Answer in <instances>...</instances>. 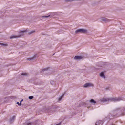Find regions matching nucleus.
Listing matches in <instances>:
<instances>
[{
    "mask_svg": "<svg viewBox=\"0 0 125 125\" xmlns=\"http://www.w3.org/2000/svg\"><path fill=\"white\" fill-rule=\"evenodd\" d=\"M100 19L102 21L105 22H109L110 21L109 20L105 17H101Z\"/></svg>",
    "mask_w": 125,
    "mask_h": 125,
    "instance_id": "obj_5",
    "label": "nucleus"
},
{
    "mask_svg": "<svg viewBox=\"0 0 125 125\" xmlns=\"http://www.w3.org/2000/svg\"><path fill=\"white\" fill-rule=\"evenodd\" d=\"M21 75H27V74L26 73H22L21 74Z\"/></svg>",
    "mask_w": 125,
    "mask_h": 125,
    "instance_id": "obj_13",
    "label": "nucleus"
},
{
    "mask_svg": "<svg viewBox=\"0 0 125 125\" xmlns=\"http://www.w3.org/2000/svg\"><path fill=\"white\" fill-rule=\"evenodd\" d=\"M97 122H96V124H95V125H97Z\"/></svg>",
    "mask_w": 125,
    "mask_h": 125,
    "instance_id": "obj_22",
    "label": "nucleus"
},
{
    "mask_svg": "<svg viewBox=\"0 0 125 125\" xmlns=\"http://www.w3.org/2000/svg\"><path fill=\"white\" fill-rule=\"evenodd\" d=\"M100 75L101 77L104 78H105L104 73L103 72H102L100 73Z\"/></svg>",
    "mask_w": 125,
    "mask_h": 125,
    "instance_id": "obj_7",
    "label": "nucleus"
},
{
    "mask_svg": "<svg viewBox=\"0 0 125 125\" xmlns=\"http://www.w3.org/2000/svg\"><path fill=\"white\" fill-rule=\"evenodd\" d=\"M48 68H44L42 69V70L43 71H47L48 70Z\"/></svg>",
    "mask_w": 125,
    "mask_h": 125,
    "instance_id": "obj_11",
    "label": "nucleus"
},
{
    "mask_svg": "<svg viewBox=\"0 0 125 125\" xmlns=\"http://www.w3.org/2000/svg\"><path fill=\"white\" fill-rule=\"evenodd\" d=\"M26 30L22 31L19 32L20 34L18 36L12 35L10 36V39H12L20 37L21 36H23V33L24 32H26Z\"/></svg>",
    "mask_w": 125,
    "mask_h": 125,
    "instance_id": "obj_2",
    "label": "nucleus"
},
{
    "mask_svg": "<svg viewBox=\"0 0 125 125\" xmlns=\"http://www.w3.org/2000/svg\"><path fill=\"white\" fill-rule=\"evenodd\" d=\"M16 103L19 106H21V105H20V103H19V102H17Z\"/></svg>",
    "mask_w": 125,
    "mask_h": 125,
    "instance_id": "obj_20",
    "label": "nucleus"
},
{
    "mask_svg": "<svg viewBox=\"0 0 125 125\" xmlns=\"http://www.w3.org/2000/svg\"><path fill=\"white\" fill-rule=\"evenodd\" d=\"M122 97H110L109 98H103L100 99V101L101 102H116L119 101L121 100H123Z\"/></svg>",
    "mask_w": 125,
    "mask_h": 125,
    "instance_id": "obj_1",
    "label": "nucleus"
},
{
    "mask_svg": "<svg viewBox=\"0 0 125 125\" xmlns=\"http://www.w3.org/2000/svg\"><path fill=\"white\" fill-rule=\"evenodd\" d=\"M93 85L91 83H86L84 85L83 87L85 88L93 86Z\"/></svg>",
    "mask_w": 125,
    "mask_h": 125,
    "instance_id": "obj_4",
    "label": "nucleus"
},
{
    "mask_svg": "<svg viewBox=\"0 0 125 125\" xmlns=\"http://www.w3.org/2000/svg\"><path fill=\"white\" fill-rule=\"evenodd\" d=\"M23 101V99H22L20 101V105H21V103Z\"/></svg>",
    "mask_w": 125,
    "mask_h": 125,
    "instance_id": "obj_18",
    "label": "nucleus"
},
{
    "mask_svg": "<svg viewBox=\"0 0 125 125\" xmlns=\"http://www.w3.org/2000/svg\"><path fill=\"white\" fill-rule=\"evenodd\" d=\"M86 30L83 29H79L76 30L75 31V33H85L86 32Z\"/></svg>",
    "mask_w": 125,
    "mask_h": 125,
    "instance_id": "obj_3",
    "label": "nucleus"
},
{
    "mask_svg": "<svg viewBox=\"0 0 125 125\" xmlns=\"http://www.w3.org/2000/svg\"><path fill=\"white\" fill-rule=\"evenodd\" d=\"M32 123H29L27 124V125H31L32 124Z\"/></svg>",
    "mask_w": 125,
    "mask_h": 125,
    "instance_id": "obj_21",
    "label": "nucleus"
},
{
    "mask_svg": "<svg viewBox=\"0 0 125 125\" xmlns=\"http://www.w3.org/2000/svg\"><path fill=\"white\" fill-rule=\"evenodd\" d=\"M33 96H29V99H31L33 98Z\"/></svg>",
    "mask_w": 125,
    "mask_h": 125,
    "instance_id": "obj_12",
    "label": "nucleus"
},
{
    "mask_svg": "<svg viewBox=\"0 0 125 125\" xmlns=\"http://www.w3.org/2000/svg\"><path fill=\"white\" fill-rule=\"evenodd\" d=\"M35 32V31H31L29 33V34H31L33 33L34 32Z\"/></svg>",
    "mask_w": 125,
    "mask_h": 125,
    "instance_id": "obj_15",
    "label": "nucleus"
},
{
    "mask_svg": "<svg viewBox=\"0 0 125 125\" xmlns=\"http://www.w3.org/2000/svg\"><path fill=\"white\" fill-rule=\"evenodd\" d=\"M64 94H63L58 99V100L59 101H60L62 99V98Z\"/></svg>",
    "mask_w": 125,
    "mask_h": 125,
    "instance_id": "obj_10",
    "label": "nucleus"
},
{
    "mask_svg": "<svg viewBox=\"0 0 125 125\" xmlns=\"http://www.w3.org/2000/svg\"><path fill=\"white\" fill-rule=\"evenodd\" d=\"M15 118V117L14 116H13L10 120V123H11V122L13 121Z\"/></svg>",
    "mask_w": 125,
    "mask_h": 125,
    "instance_id": "obj_8",
    "label": "nucleus"
},
{
    "mask_svg": "<svg viewBox=\"0 0 125 125\" xmlns=\"http://www.w3.org/2000/svg\"><path fill=\"white\" fill-rule=\"evenodd\" d=\"M0 44L1 45H2L4 46H6V44H3V43H0Z\"/></svg>",
    "mask_w": 125,
    "mask_h": 125,
    "instance_id": "obj_16",
    "label": "nucleus"
},
{
    "mask_svg": "<svg viewBox=\"0 0 125 125\" xmlns=\"http://www.w3.org/2000/svg\"><path fill=\"white\" fill-rule=\"evenodd\" d=\"M90 102L92 103L95 104L96 103V102L93 99H91L90 100Z\"/></svg>",
    "mask_w": 125,
    "mask_h": 125,
    "instance_id": "obj_9",
    "label": "nucleus"
},
{
    "mask_svg": "<svg viewBox=\"0 0 125 125\" xmlns=\"http://www.w3.org/2000/svg\"><path fill=\"white\" fill-rule=\"evenodd\" d=\"M82 58L81 56H75L74 57V59L75 60L80 59Z\"/></svg>",
    "mask_w": 125,
    "mask_h": 125,
    "instance_id": "obj_6",
    "label": "nucleus"
},
{
    "mask_svg": "<svg viewBox=\"0 0 125 125\" xmlns=\"http://www.w3.org/2000/svg\"><path fill=\"white\" fill-rule=\"evenodd\" d=\"M50 16V15H48L47 16H43L42 17L44 18H48Z\"/></svg>",
    "mask_w": 125,
    "mask_h": 125,
    "instance_id": "obj_14",
    "label": "nucleus"
},
{
    "mask_svg": "<svg viewBox=\"0 0 125 125\" xmlns=\"http://www.w3.org/2000/svg\"><path fill=\"white\" fill-rule=\"evenodd\" d=\"M38 121V120H37L36 121V122H34L33 123V124H36V122H37Z\"/></svg>",
    "mask_w": 125,
    "mask_h": 125,
    "instance_id": "obj_19",
    "label": "nucleus"
},
{
    "mask_svg": "<svg viewBox=\"0 0 125 125\" xmlns=\"http://www.w3.org/2000/svg\"><path fill=\"white\" fill-rule=\"evenodd\" d=\"M33 59V58H28V59H27V60H32Z\"/></svg>",
    "mask_w": 125,
    "mask_h": 125,
    "instance_id": "obj_17",
    "label": "nucleus"
}]
</instances>
